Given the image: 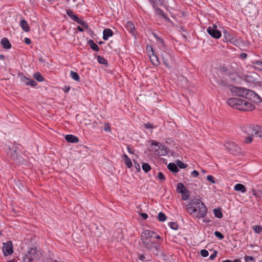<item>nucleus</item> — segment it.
Segmentation results:
<instances>
[{"mask_svg": "<svg viewBox=\"0 0 262 262\" xmlns=\"http://www.w3.org/2000/svg\"><path fill=\"white\" fill-rule=\"evenodd\" d=\"M250 90L241 87L235 88L234 93L238 97H232L227 101L231 107L243 112L252 111L255 106L246 99Z\"/></svg>", "mask_w": 262, "mask_h": 262, "instance_id": "f257e3e1", "label": "nucleus"}, {"mask_svg": "<svg viewBox=\"0 0 262 262\" xmlns=\"http://www.w3.org/2000/svg\"><path fill=\"white\" fill-rule=\"evenodd\" d=\"M161 238L159 235L149 230H145L141 234V239L145 248L156 254H158L157 252L160 250L159 243L157 240Z\"/></svg>", "mask_w": 262, "mask_h": 262, "instance_id": "f03ea898", "label": "nucleus"}, {"mask_svg": "<svg viewBox=\"0 0 262 262\" xmlns=\"http://www.w3.org/2000/svg\"><path fill=\"white\" fill-rule=\"evenodd\" d=\"M186 210L192 216L198 219L203 218L207 213V208L200 198L190 200Z\"/></svg>", "mask_w": 262, "mask_h": 262, "instance_id": "7ed1b4c3", "label": "nucleus"}, {"mask_svg": "<svg viewBox=\"0 0 262 262\" xmlns=\"http://www.w3.org/2000/svg\"><path fill=\"white\" fill-rule=\"evenodd\" d=\"M40 254L36 248H31L23 258V262H33L40 258Z\"/></svg>", "mask_w": 262, "mask_h": 262, "instance_id": "20e7f679", "label": "nucleus"}, {"mask_svg": "<svg viewBox=\"0 0 262 262\" xmlns=\"http://www.w3.org/2000/svg\"><path fill=\"white\" fill-rule=\"evenodd\" d=\"M223 36L227 41H229L234 45H237L238 43L237 36L234 33L225 30L223 32Z\"/></svg>", "mask_w": 262, "mask_h": 262, "instance_id": "39448f33", "label": "nucleus"}, {"mask_svg": "<svg viewBox=\"0 0 262 262\" xmlns=\"http://www.w3.org/2000/svg\"><path fill=\"white\" fill-rule=\"evenodd\" d=\"M225 146L229 151L233 155L238 156L241 154V148L233 142H228L226 144Z\"/></svg>", "mask_w": 262, "mask_h": 262, "instance_id": "423d86ee", "label": "nucleus"}, {"mask_svg": "<svg viewBox=\"0 0 262 262\" xmlns=\"http://www.w3.org/2000/svg\"><path fill=\"white\" fill-rule=\"evenodd\" d=\"M248 132L252 136L262 137V126L253 125L248 128Z\"/></svg>", "mask_w": 262, "mask_h": 262, "instance_id": "0eeeda50", "label": "nucleus"}, {"mask_svg": "<svg viewBox=\"0 0 262 262\" xmlns=\"http://www.w3.org/2000/svg\"><path fill=\"white\" fill-rule=\"evenodd\" d=\"M2 249L4 256H7L11 254L13 252L12 242L8 241L6 243H3Z\"/></svg>", "mask_w": 262, "mask_h": 262, "instance_id": "6e6552de", "label": "nucleus"}, {"mask_svg": "<svg viewBox=\"0 0 262 262\" xmlns=\"http://www.w3.org/2000/svg\"><path fill=\"white\" fill-rule=\"evenodd\" d=\"M208 33L212 37L219 39L221 37V32L217 29V27L213 25V27H209L207 29Z\"/></svg>", "mask_w": 262, "mask_h": 262, "instance_id": "1a4fd4ad", "label": "nucleus"}, {"mask_svg": "<svg viewBox=\"0 0 262 262\" xmlns=\"http://www.w3.org/2000/svg\"><path fill=\"white\" fill-rule=\"evenodd\" d=\"M247 100L249 99L251 101L255 103H259L261 101V98L253 91L250 90L248 95L247 96Z\"/></svg>", "mask_w": 262, "mask_h": 262, "instance_id": "9d476101", "label": "nucleus"}, {"mask_svg": "<svg viewBox=\"0 0 262 262\" xmlns=\"http://www.w3.org/2000/svg\"><path fill=\"white\" fill-rule=\"evenodd\" d=\"M162 58L165 66L170 68V63L173 60L172 56L167 52H164L162 54Z\"/></svg>", "mask_w": 262, "mask_h": 262, "instance_id": "9b49d317", "label": "nucleus"}, {"mask_svg": "<svg viewBox=\"0 0 262 262\" xmlns=\"http://www.w3.org/2000/svg\"><path fill=\"white\" fill-rule=\"evenodd\" d=\"M148 48L150 49L151 53L149 54V56L150 58V61L155 66H158L160 64V61L157 57V56L155 54L154 51L151 46H149L147 48V50H148Z\"/></svg>", "mask_w": 262, "mask_h": 262, "instance_id": "f8f14e48", "label": "nucleus"}, {"mask_svg": "<svg viewBox=\"0 0 262 262\" xmlns=\"http://www.w3.org/2000/svg\"><path fill=\"white\" fill-rule=\"evenodd\" d=\"M126 29L135 37H136L137 31L134 24L131 21H127L125 25Z\"/></svg>", "mask_w": 262, "mask_h": 262, "instance_id": "ddd939ff", "label": "nucleus"}, {"mask_svg": "<svg viewBox=\"0 0 262 262\" xmlns=\"http://www.w3.org/2000/svg\"><path fill=\"white\" fill-rule=\"evenodd\" d=\"M113 35V31L108 28L105 29L103 31V39L104 40H106L110 37Z\"/></svg>", "mask_w": 262, "mask_h": 262, "instance_id": "4468645a", "label": "nucleus"}, {"mask_svg": "<svg viewBox=\"0 0 262 262\" xmlns=\"http://www.w3.org/2000/svg\"><path fill=\"white\" fill-rule=\"evenodd\" d=\"M252 64L253 69L262 71V61L254 60L252 62Z\"/></svg>", "mask_w": 262, "mask_h": 262, "instance_id": "2eb2a0df", "label": "nucleus"}, {"mask_svg": "<svg viewBox=\"0 0 262 262\" xmlns=\"http://www.w3.org/2000/svg\"><path fill=\"white\" fill-rule=\"evenodd\" d=\"M1 43L4 49H10L11 48V45L7 38L4 37L2 39Z\"/></svg>", "mask_w": 262, "mask_h": 262, "instance_id": "dca6fc26", "label": "nucleus"}, {"mask_svg": "<svg viewBox=\"0 0 262 262\" xmlns=\"http://www.w3.org/2000/svg\"><path fill=\"white\" fill-rule=\"evenodd\" d=\"M66 140L69 143H77L78 142V139L75 136L73 135H67L65 137Z\"/></svg>", "mask_w": 262, "mask_h": 262, "instance_id": "f3484780", "label": "nucleus"}, {"mask_svg": "<svg viewBox=\"0 0 262 262\" xmlns=\"http://www.w3.org/2000/svg\"><path fill=\"white\" fill-rule=\"evenodd\" d=\"M158 149L160 151H158V155L160 156H163L166 155L167 153V147L165 145H162L161 143H159V145L158 147Z\"/></svg>", "mask_w": 262, "mask_h": 262, "instance_id": "a211bd4d", "label": "nucleus"}, {"mask_svg": "<svg viewBox=\"0 0 262 262\" xmlns=\"http://www.w3.org/2000/svg\"><path fill=\"white\" fill-rule=\"evenodd\" d=\"M231 81H236L238 78V74L235 72H229L227 74Z\"/></svg>", "mask_w": 262, "mask_h": 262, "instance_id": "6ab92c4d", "label": "nucleus"}, {"mask_svg": "<svg viewBox=\"0 0 262 262\" xmlns=\"http://www.w3.org/2000/svg\"><path fill=\"white\" fill-rule=\"evenodd\" d=\"M20 26L24 31L28 32L30 31V28L28 26L27 21L25 19H22L20 22Z\"/></svg>", "mask_w": 262, "mask_h": 262, "instance_id": "aec40b11", "label": "nucleus"}, {"mask_svg": "<svg viewBox=\"0 0 262 262\" xmlns=\"http://www.w3.org/2000/svg\"><path fill=\"white\" fill-rule=\"evenodd\" d=\"M74 20L78 24H80L83 27H84L85 29H88L89 28V25H88L87 23L85 21L81 20V19L79 18L78 16H75L74 18Z\"/></svg>", "mask_w": 262, "mask_h": 262, "instance_id": "412c9836", "label": "nucleus"}, {"mask_svg": "<svg viewBox=\"0 0 262 262\" xmlns=\"http://www.w3.org/2000/svg\"><path fill=\"white\" fill-rule=\"evenodd\" d=\"M167 167L170 171L174 173H176L179 171V169L178 168L177 165L175 164L174 163H170L168 165Z\"/></svg>", "mask_w": 262, "mask_h": 262, "instance_id": "4be33fe9", "label": "nucleus"}, {"mask_svg": "<svg viewBox=\"0 0 262 262\" xmlns=\"http://www.w3.org/2000/svg\"><path fill=\"white\" fill-rule=\"evenodd\" d=\"M88 45H89L90 47L95 51L97 52L99 50L98 46L92 39H90L88 41Z\"/></svg>", "mask_w": 262, "mask_h": 262, "instance_id": "5701e85b", "label": "nucleus"}, {"mask_svg": "<svg viewBox=\"0 0 262 262\" xmlns=\"http://www.w3.org/2000/svg\"><path fill=\"white\" fill-rule=\"evenodd\" d=\"M234 189L236 191H241L242 192H245L246 188L245 186L242 184H237L234 186Z\"/></svg>", "mask_w": 262, "mask_h": 262, "instance_id": "b1692460", "label": "nucleus"}, {"mask_svg": "<svg viewBox=\"0 0 262 262\" xmlns=\"http://www.w3.org/2000/svg\"><path fill=\"white\" fill-rule=\"evenodd\" d=\"M177 189L178 192L181 193L185 192L187 190L186 187L182 183H179L177 185Z\"/></svg>", "mask_w": 262, "mask_h": 262, "instance_id": "393cba45", "label": "nucleus"}, {"mask_svg": "<svg viewBox=\"0 0 262 262\" xmlns=\"http://www.w3.org/2000/svg\"><path fill=\"white\" fill-rule=\"evenodd\" d=\"M151 4L153 7H156L158 5H162L164 0H148Z\"/></svg>", "mask_w": 262, "mask_h": 262, "instance_id": "a878e982", "label": "nucleus"}, {"mask_svg": "<svg viewBox=\"0 0 262 262\" xmlns=\"http://www.w3.org/2000/svg\"><path fill=\"white\" fill-rule=\"evenodd\" d=\"M123 159L125 161V163L126 165L127 166L128 168H131L132 166V163L130 160V159L128 158V157L126 155L124 154L123 155Z\"/></svg>", "mask_w": 262, "mask_h": 262, "instance_id": "bb28decb", "label": "nucleus"}, {"mask_svg": "<svg viewBox=\"0 0 262 262\" xmlns=\"http://www.w3.org/2000/svg\"><path fill=\"white\" fill-rule=\"evenodd\" d=\"M213 213H214V216L218 219H221L223 217V213L221 211V209H220V208L214 209Z\"/></svg>", "mask_w": 262, "mask_h": 262, "instance_id": "cd10ccee", "label": "nucleus"}, {"mask_svg": "<svg viewBox=\"0 0 262 262\" xmlns=\"http://www.w3.org/2000/svg\"><path fill=\"white\" fill-rule=\"evenodd\" d=\"M70 76L71 78L74 79L75 81H80V77L79 75L77 73L74 72L73 71H71L70 72Z\"/></svg>", "mask_w": 262, "mask_h": 262, "instance_id": "c85d7f7f", "label": "nucleus"}, {"mask_svg": "<svg viewBox=\"0 0 262 262\" xmlns=\"http://www.w3.org/2000/svg\"><path fill=\"white\" fill-rule=\"evenodd\" d=\"M157 218L160 222H163L166 220L167 217L164 213L160 212L159 213Z\"/></svg>", "mask_w": 262, "mask_h": 262, "instance_id": "c756f323", "label": "nucleus"}, {"mask_svg": "<svg viewBox=\"0 0 262 262\" xmlns=\"http://www.w3.org/2000/svg\"><path fill=\"white\" fill-rule=\"evenodd\" d=\"M97 61L98 62L104 65H107V61L104 58L101 56H97Z\"/></svg>", "mask_w": 262, "mask_h": 262, "instance_id": "7c9ffc66", "label": "nucleus"}, {"mask_svg": "<svg viewBox=\"0 0 262 262\" xmlns=\"http://www.w3.org/2000/svg\"><path fill=\"white\" fill-rule=\"evenodd\" d=\"M142 168L145 172H147L151 169L150 166L147 163H143L142 165Z\"/></svg>", "mask_w": 262, "mask_h": 262, "instance_id": "2f4dec72", "label": "nucleus"}, {"mask_svg": "<svg viewBox=\"0 0 262 262\" xmlns=\"http://www.w3.org/2000/svg\"><path fill=\"white\" fill-rule=\"evenodd\" d=\"M253 229L255 233L259 234L262 232V226L255 225L253 226Z\"/></svg>", "mask_w": 262, "mask_h": 262, "instance_id": "473e14b6", "label": "nucleus"}, {"mask_svg": "<svg viewBox=\"0 0 262 262\" xmlns=\"http://www.w3.org/2000/svg\"><path fill=\"white\" fill-rule=\"evenodd\" d=\"M34 78L39 82H41L43 80V77L39 72H37L34 74Z\"/></svg>", "mask_w": 262, "mask_h": 262, "instance_id": "72a5a7b5", "label": "nucleus"}, {"mask_svg": "<svg viewBox=\"0 0 262 262\" xmlns=\"http://www.w3.org/2000/svg\"><path fill=\"white\" fill-rule=\"evenodd\" d=\"M181 194H182V199L183 200L185 201L189 199L190 195L189 191L187 189L186 191H185V192L181 193Z\"/></svg>", "mask_w": 262, "mask_h": 262, "instance_id": "f704fd0d", "label": "nucleus"}, {"mask_svg": "<svg viewBox=\"0 0 262 262\" xmlns=\"http://www.w3.org/2000/svg\"><path fill=\"white\" fill-rule=\"evenodd\" d=\"M177 166L179 167L180 168H185L187 167V165L182 162L181 161L178 160L177 161Z\"/></svg>", "mask_w": 262, "mask_h": 262, "instance_id": "c9c22d12", "label": "nucleus"}, {"mask_svg": "<svg viewBox=\"0 0 262 262\" xmlns=\"http://www.w3.org/2000/svg\"><path fill=\"white\" fill-rule=\"evenodd\" d=\"M169 225L173 230H177L179 227L178 224L176 222H171L169 223Z\"/></svg>", "mask_w": 262, "mask_h": 262, "instance_id": "e433bc0d", "label": "nucleus"}, {"mask_svg": "<svg viewBox=\"0 0 262 262\" xmlns=\"http://www.w3.org/2000/svg\"><path fill=\"white\" fill-rule=\"evenodd\" d=\"M155 10L157 13H158L159 15L164 17L165 16V14L164 12L160 8H157V7H155Z\"/></svg>", "mask_w": 262, "mask_h": 262, "instance_id": "4c0bfd02", "label": "nucleus"}, {"mask_svg": "<svg viewBox=\"0 0 262 262\" xmlns=\"http://www.w3.org/2000/svg\"><path fill=\"white\" fill-rule=\"evenodd\" d=\"M67 13L68 15L73 20L75 16H78L77 15L74 14L73 12L71 10H67Z\"/></svg>", "mask_w": 262, "mask_h": 262, "instance_id": "58836bf2", "label": "nucleus"}, {"mask_svg": "<svg viewBox=\"0 0 262 262\" xmlns=\"http://www.w3.org/2000/svg\"><path fill=\"white\" fill-rule=\"evenodd\" d=\"M214 235H215V236L216 237L219 238L220 239H222L224 237V236L223 235V234L222 233H221L220 232L218 231H215Z\"/></svg>", "mask_w": 262, "mask_h": 262, "instance_id": "ea45409f", "label": "nucleus"}, {"mask_svg": "<svg viewBox=\"0 0 262 262\" xmlns=\"http://www.w3.org/2000/svg\"><path fill=\"white\" fill-rule=\"evenodd\" d=\"M158 178L161 181H164L166 179L164 174L161 171L158 173Z\"/></svg>", "mask_w": 262, "mask_h": 262, "instance_id": "a19ab883", "label": "nucleus"}, {"mask_svg": "<svg viewBox=\"0 0 262 262\" xmlns=\"http://www.w3.org/2000/svg\"><path fill=\"white\" fill-rule=\"evenodd\" d=\"M200 253L201 255L204 257H207L209 255L208 251L205 249L201 250Z\"/></svg>", "mask_w": 262, "mask_h": 262, "instance_id": "79ce46f5", "label": "nucleus"}, {"mask_svg": "<svg viewBox=\"0 0 262 262\" xmlns=\"http://www.w3.org/2000/svg\"><path fill=\"white\" fill-rule=\"evenodd\" d=\"M207 180L210 182L211 183L214 184L215 183V181L214 179V178L211 175H208L207 176Z\"/></svg>", "mask_w": 262, "mask_h": 262, "instance_id": "37998d69", "label": "nucleus"}, {"mask_svg": "<svg viewBox=\"0 0 262 262\" xmlns=\"http://www.w3.org/2000/svg\"><path fill=\"white\" fill-rule=\"evenodd\" d=\"M154 37L157 39V40L159 41L162 46L164 45L163 40L160 37H158V35L155 33H153Z\"/></svg>", "mask_w": 262, "mask_h": 262, "instance_id": "c03bdc74", "label": "nucleus"}, {"mask_svg": "<svg viewBox=\"0 0 262 262\" xmlns=\"http://www.w3.org/2000/svg\"><path fill=\"white\" fill-rule=\"evenodd\" d=\"M144 126L146 129H152L154 128L153 125L149 122L144 124Z\"/></svg>", "mask_w": 262, "mask_h": 262, "instance_id": "a18cd8bd", "label": "nucleus"}, {"mask_svg": "<svg viewBox=\"0 0 262 262\" xmlns=\"http://www.w3.org/2000/svg\"><path fill=\"white\" fill-rule=\"evenodd\" d=\"M221 71L223 73V75H226L228 73H229V71H228V69L225 67H223L221 68Z\"/></svg>", "mask_w": 262, "mask_h": 262, "instance_id": "49530a36", "label": "nucleus"}, {"mask_svg": "<svg viewBox=\"0 0 262 262\" xmlns=\"http://www.w3.org/2000/svg\"><path fill=\"white\" fill-rule=\"evenodd\" d=\"M30 79L28 78L27 77L25 76H23L21 77V81L25 83L27 85L29 84Z\"/></svg>", "mask_w": 262, "mask_h": 262, "instance_id": "de8ad7c7", "label": "nucleus"}, {"mask_svg": "<svg viewBox=\"0 0 262 262\" xmlns=\"http://www.w3.org/2000/svg\"><path fill=\"white\" fill-rule=\"evenodd\" d=\"M28 85H31L32 86H34L37 85V82L35 80L30 79L29 84Z\"/></svg>", "mask_w": 262, "mask_h": 262, "instance_id": "09e8293b", "label": "nucleus"}, {"mask_svg": "<svg viewBox=\"0 0 262 262\" xmlns=\"http://www.w3.org/2000/svg\"><path fill=\"white\" fill-rule=\"evenodd\" d=\"M217 255V251H214L213 253L210 255L209 259L211 260H213L215 258V257Z\"/></svg>", "mask_w": 262, "mask_h": 262, "instance_id": "8fccbe9b", "label": "nucleus"}, {"mask_svg": "<svg viewBox=\"0 0 262 262\" xmlns=\"http://www.w3.org/2000/svg\"><path fill=\"white\" fill-rule=\"evenodd\" d=\"M199 172L195 170H194L192 171V172L191 173V175L193 177H197L199 176Z\"/></svg>", "mask_w": 262, "mask_h": 262, "instance_id": "3c124183", "label": "nucleus"}, {"mask_svg": "<svg viewBox=\"0 0 262 262\" xmlns=\"http://www.w3.org/2000/svg\"><path fill=\"white\" fill-rule=\"evenodd\" d=\"M252 141V138L250 136H248L245 139V142L246 143H250Z\"/></svg>", "mask_w": 262, "mask_h": 262, "instance_id": "603ef678", "label": "nucleus"}, {"mask_svg": "<svg viewBox=\"0 0 262 262\" xmlns=\"http://www.w3.org/2000/svg\"><path fill=\"white\" fill-rule=\"evenodd\" d=\"M139 259L141 261H146L145 256L143 254H141L139 256Z\"/></svg>", "mask_w": 262, "mask_h": 262, "instance_id": "864d4df0", "label": "nucleus"}, {"mask_svg": "<svg viewBox=\"0 0 262 262\" xmlns=\"http://www.w3.org/2000/svg\"><path fill=\"white\" fill-rule=\"evenodd\" d=\"M240 57L242 59H246L247 57V54L245 53H242L240 54Z\"/></svg>", "mask_w": 262, "mask_h": 262, "instance_id": "5fc2aeb1", "label": "nucleus"}, {"mask_svg": "<svg viewBox=\"0 0 262 262\" xmlns=\"http://www.w3.org/2000/svg\"><path fill=\"white\" fill-rule=\"evenodd\" d=\"M254 259V258L252 257V256H245V260L246 261H248V260H253Z\"/></svg>", "mask_w": 262, "mask_h": 262, "instance_id": "6e6d98bb", "label": "nucleus"}, {"mask_svg": "<svg viewBox=\"0 0 262 262\" xmlns=\"http://www.w3.org/2000/svg\"><path fill=\"white\" fill-rule=\"evenodd\" d=\"M24 40H25V42L27 45H29L31 43V41L30 39L29 38H27V37L25 38Z\"/></svg>", "mask_w": 262, "mask_h": 262, "instance_id": "4d7b16f0", "label": "nucleus"}, {"mask_svg": "<svg viewBox=\"0 0 262 262\" xmlns=\"http://www.w3.org/2000/svg\"><path fill=\"white\" fill-rule=\"evenodd\" d=\"M140 215L144 220H146L148 217V215L145 213H142Z\"/></svg>", "mask_w": 262, "mask_h": 262, "instance_id": "13d9d810", "label": "nucleus"}, {"mask_svg": "<svg viewBox=\"0 0 262 262\" xmlns=\"http://www.w3.org/2000/svg\"><path fill=\"white\" fill-rule=\"evenodd\" d=\"M127 150H128V152H129V153L132 154H134V150H133V149H132L129 147V146H128L127 147Z\"/></svg>", "mask_w": 262, "mask_h": 262, "instance_id": "bf43d9fd", "label": "nucleus"}, {"mask_svg": "<svg viewBox=\"0 0 262 262\" xmlns=\"http://www.w3.org/2000/svg\"><path fill=\"white\" fill-rule=\"evenodd\" d=\"M135 167L138 170H140V166L136 162H135Z\"/></svg>", "mask_w": 262, "mask_h": 262, "instance_id": "052dcab7", "label": "nucleus"}, {"mask_svg": "<svg viewBox=\"0 0 262 262\" xmlns=\"http://www.w3.org/2000/svg\"><path fill=\"white\" fill-rule=\"evenodd\" d=\"M218 83H219V84L220 85H226V83H225V82L224 81H223V80H221V81H220Z\"/></svg>", "mask_w": 262, "mask_h": 262, "instance_id": "680f3d73", "label": "nucleus"}, {"mask_svg": "<svg viewBox=\"0 0 262 262\" xmlns=\"http://www.w3.org/2000/svg\"><path fill=\"white\" fill-rule=\"evenodd\" d=\"M151 145H152L157 146L158 147H159V143H158V142H157L156 141H152V143H151Z\"/></svg>", "mask_w": 262, "mask_h": 262, "instance_id": "e2e57ef3", "label": "nucleus"}, {"mask_svg": "<svg viewBox=\"0 0 262 262\" xmlns=\"http://www.w3.org/2000/svg\"><path fill=\"white\" fill-rule=\"evenodd\" d=\"M69 90H70V87L69 86H65L64 87V92L66 93H68L69 91Z\"/></svg>", "mask_w": 262, "mask_h": 262, "instance_id": "0e129e2a", "label": "nucleus"}, {"mask_svg": "<svg viewBox=\"0 0 262 262\" xmlns=\"http://www.w3.org/2000/svg\"><path fill=\"white\" fill-rule=\"evenodd\" d=\"M77 29L80 32H83L84 31V29L82 27H81L80 26H78L77 27Z\"/></svg>", "mask_w": 262, "mask_h": 262, "instance_id": "69168bd1", "label": "nucleus"}, {"mask_svg": "<svg viewBox=\"0 0 262 262\" xmlns=\"http://www.w3.org/2000/svg\"><path fill=\"white\" fill-rule=\"evenodd\" d=\"M13 152H14V155H12V157H13V159H15L17 157L16 155L15 156V155H17V152H16V151L15 150H14Z\"/></svg>", "mask_w": 262, "mask_h": 262, "instance_id": "338daca9", "label": "nucleus"}, {"mask_svg": "<svg viewBox=\"0 0 262 262\" xmlns=\"http://www.w3.org/2000/svg\"><path fill=\"white\" fill-rule=\"evenodd\" d=\"M252 77L250 76H246L245 77V79L246 81H250V78H251Z\"/></svg>", "mask_w": 262, "mask_h": 262, "instance_id": "774afa93", "label": "nucleus"}]
</instances>
